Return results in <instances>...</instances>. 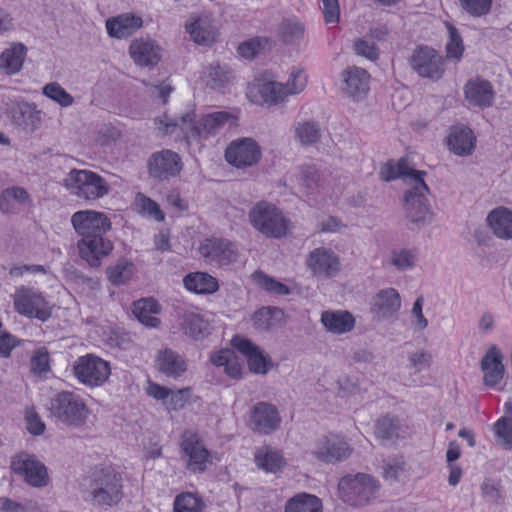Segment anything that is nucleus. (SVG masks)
Instances as JSON below:
<instances>
[{
	"label": "nucleus",
	"mask_w": 512,
	"mask_h": 512,
	"mask_svg": "<svg viewBox=\"0 0 512 512\" xmlns=\"http://www.w3.org/2000/svg\"><path fill=\"white\" fill-rule=\"evenodd\" d=\"M302 178L304 185L313 190L320 185V173L314 166H306L302 170Z\"/></svg>",
	"instance_id": "nucleus-64"
},
{
	"label": "nucleus",
	"mask_w": 512,
	"mask_h": 512,
	"mask_svg": "<svg viewBox=\"0 0 512 512\" xmlns=\"http://www.w3.org/2000/svg\"><path fill=\"white\" fill-rule=\"evenodd\" d=\"M354 50L357 55L369 60H376L379 56V51L375 44L365 39H356L354 41Z\"/></svg>",
	"instance_id": "nucleus-60"
},
{
	"label": "nucleus",
	"mask_w": 512,
	"mask_h": 512,
	"mask_svg": "<svg viewBox=\"0 0 512 512\" xmlns=\"http://www.w3.org/2000/svg\"><path fill=\"white\" fill-rule=\"evenodd\" d=\"M342 78V91L348 97L359 101L368 93L370 75L365 69L356 66L348 67L343 71Z\"/></svg>",
	"instance_id": "nucleus-22"
},
{
	"label": "nucleus",
	"mask_w": 512,
	"mask_h": 512,
	"mask_svg": "<svg viewBox=\"0 0 512 512\" xmlns=\"http://www.w3.org/2000/svg\"><path fill=\"white\" fill-rule=\"evenodd\" d=\"M161 49L150 38H138L131 42L129 54L137 65L152 67L161 59Z\"/></svg>",
	"instance_id": "nucleus-24"
},
{
	"label": "nucleus",
	"mask_w": 512,
	"mask_h": 512,
	"mask_svg": "<svg viewBox=\"0 0 512 512\" xmlns=\"http://www.w3.org/2000/svg\"><path fill=\"white\" fill-rule=\"evenodd\" d=\"M307 83V77L302 70H293L290 74V78L287 81L286 89L289 95L298 94L304 90Z\"/></svg>",
	"instance_id": "nucleus-59"
},
{
	"label": "nucleus",
	"mask_w": 512,
	"mask_h": 512,
	"mask_svg": "<svg viewBox=\"0 0 512 512\" xmlns=\"http://www.w3.org/2000/svg\"><path fill=\"white\" fill-rule=\"evenodd\" d=\"M281 422L277 408L266 402H258L252 410L250 425L256 432L270 434Z\"/></svg>",
	"instance_id": "nucleus-21"
},
{
	"label": "nucleus",
	"mask_w": 512,
	"mask_h": 512,
	"mask_svg": "<svg viewBox=\"0 0 512 512\" xmlns=\"http://www.w3.org/2000/svg\"><path fill=\"white\" fill-rule=\"evenodd\" d=\"M461 10L473 18L487 15L492 6V0H458Z\"/></svg>",
	"instance_id": "nucleus-50"
},
{
	"label": "nucleus",
	"mask_w": 512,
	"mask_h": 512,
	"mask_svg": "<svg viewBox=\"0 0 512 512\" xmlns=\"http://www.w3.org/2000/svg\"><path fill=\"white\" fill-rule=\"evenodd\" d=\"M62 185L72 196L86 202L103 198L110 191L106 179L86 169H71L64 177Z\"/></svg>",
	"instance_id": "nucleus-6"
},
{
	"label": "nucleus",
	"mask_w": 512,
	"mask_h": 512,
	"mask_svg": "<svg viewBox=\"0 0 512 512\" xmlns=\"http://www.w3.org/2000/svg\"><path fill=\"white\" fill-rule=\"evenodd\" d=\"M180 448L181 458L185 461L189 471L203 473L212 464L211 453L196 432L184 431L181 436Z\"/></svg>",
	"instance_id": "nucleus-11"
},
{
	"label": "nucleus",
	"mask_w": 512,
	"mask_h": 512,
	"mask_svg": "<svg viewBox=\"0 0 512 512\" xmlns=\"http://www.w3.org/2000/svg\"><path fill=\"white\" fill-rule=\"evenodd\" d=\"M27 430L33 435H41L45 431V424L32 408L25 410Z\"/></svg>",
	"instance_id": "nucleus-61"
},
{
	"label": "nucleus",
	"mask_w": 512,
	"mask_h": 512,
	"mask_svg": "<svg viewBox=\"0 0 512 512\" xmlns=\"http://www.w3.org/2000/svg\"><path fill=\"white\" fill-rule=\"evenodd\" d=\"M14 309L20 315L46 322L52 316V306L34 288L21 286L13 296Z\"/></svg>",
	"instance_id": "nucleus-9"
},
{
	"label": "nucleus",
	"mask_w": 512,
	"mask_h": 512,
	"mask_svg": "<svg viewBox=\"0 0 512 512\" xmlns=\"http://www.w3.org/2000/svg\"><path fill=\"white\" fill-rule=\"evenodd\" d=\"M181 326L184 333L195 340L202 338L207 330V323L194 312H187L183 315Z\"/></svg>",
	"instance_id": "nucleus-42"
},
{
	"label": "nucleus",
	"mask_w": 512,
	"mask_h": 512,
	"mask_svg": "<svg viewBox=\"0 0 512 512\" xmlns=\"http://www.w3.org/2000/svg\"><path fill=\"white\" fill-rule=\"evenodd\" d=\"M148 174L158 181L169 180L177 176L182 169V160L178 153L163 149L154 152L147 162Z\"/></svg>",
	"instance_id": "nucleus-14"
},
{
	"label": "nucleus",
	"mask_w": 512,
	"mask_h": 512,
	"mask_svg": "<svg viewBox=\"0 0 512 512\" xmlns=\"http://www.w3.org/2000/svg\"><path fill=\"white\" fill-rule=\"evenodd\" d=\"M186 30L191 39L199 44L209 46L214 43L217 35V28L210 15L202 14L186 25Z\"/></svg>",
	"instance_id": "nucleus-27"
},
{
	"label": "nucleus",
	"mask_w": 512,
	"mask_h": 512,
	"mask_svg": "<svg viewBox=\"0 0 512 512\" xmlns=\"http://www.w3.org/2000/svg\"><path fill=\"white\" fill-rule=\"evenodd\" d=\"M423 302H424L423 296H419L415 300L412 310H411L412 315L415 318L413 320L412 324L415 327V329L420 330V331L426 329L428 326V320L425 318V316L422 312Z\"/></svg>",
	"instance_id": "nucleus-63"
},
{
	"label": "nucleus",
	"mask_w": 512,
	"mask_h": 512,
	"mask_svg": "<svg viewBox=\"0 0 512 512\" xmlns=\"http://www.w3.org/2000/svg\"><path fill=\"white\" fill-rule=\"evenodd\" d=\"M494 89L492 84L482 78L470 79L464 86V96L468 103L479 108H487L493 104Z\"/></svg>",
	"instance_id": "nucleus-23"
},
{
	"label": "nucleus",
	"mask_w": 512,
	"mask_h": 512,
	"mask_svg": "<svg viewBox=\"0 0 512 512\" xmlns=\"http://www.w3.org/2000/svg\"><path fill=\"white\" fill-rule=\"evenodd\" d=\"M49 353L44 347L37 349L31 358V370L35 374H43L50 370Z\"/></svg>",
	"instance_id": "nucleus-56"
},
{
	"label": "nucleus",
	"mask_w": 512,
	"mask_h": 512,
	"mask_svg": "<svg viewBox=\"0 0 512 512\" xmlns=\"http://www.w3.org/2000/svg\"><path fill=\"white\" fill-rule=\"evenodd\" d=\"M411 66L421 77L440 79L445 72L444 58L436 50L420 47L411 57Z\"/></svg>",
	"instance_id": "nucleus-15"
},
{
	"label": "nucleus",
	"mask_w": 512,
	"mask_h": 512,
	"mask_svg": "<svg viewBox=\"0 0 512 512\" xmlns=\"http://www.w3.org/2000/svg\"><path fill=\"white\" fill-rule=\"evenodd\" d=\"M405 193L404 209L409 221L417 226H425L432 221V213L426 195L430 190L423 178H417Z\"/></svg>",
	"instance_id": "nucleus-8"
},
{
	"label": "nucleus",
	"mask_w": 512,
	"mask_h": 512,
	"mask_svg": "<svg viewBox=\"0 0 512 512\" xmlns=\"http://www.w3.org/2000/svg\"><path fill=\"white\" fill-rule=\"evenodd\" d=\"M199 253L209 262L220 266L229 265L237 259L235 246L225 239H205L199 247Z\"/></svg>",
	"instance_id": "nucleus-17"
},
{
	"label": "nucleus",
	"mask_w": 512,
	"mask_h": 512,
	"mask_svg": "<svg viewBox=\"0 0 512 512\" xmlns=\"http://www.w3.org/2000/svg\"><path fill=\"white\" fill-rule=\"evenodd\" d=\"M73 373L85 386L94 388L107 382L111 374L110 363L94 354L79 357L73 364Z\"/></svg>",
	"instance_id": "nucleus-10"
},
{
	"label": "nucleus",
	"mask_w": 512,
	"mask_h": 512,
	"mask_svg": "<svg viewBox=\"0 0 512 512\" xmlns=\"http://www.w3.org/2000/svg\"><path fill=\"white\" fill-rule=\"evenodd\" d=\"M449 149L457 155H470L475 148V136L471 129L453 127L448 136Z\"/></svg>",
	"instance_id": "nucleus-32"
},
{
	"label": "nucleus",
	"mask_w": 512,
	"mask_h": 512,
	"mask_svg": "<svg viewBox=\"0 0 512 512\" xmlns=\"http://www.w3.org/2000/svg\"><path fill=\"white\" fill-rule=\"evenodd\" d=\"M27 55V48L22 43H13L0 54V68L7 74L18 73Z\"/></svg>",
	"instance_id": "nucleus-35"
},
{
	"label": "nucleus",
	"mask_w": 512,
	"mask_h": 512,
	"mask_svg": "<svg viewBox=\"0 0 512 512\" xmlns=\"http://www.w3.org/2000/svg\"><path fill=\"white\" fill-rule=\"evenodd\" d=\"M254 459L256 465L268 473H277L286 465L283 454L270 446L257 449Z\"/></svg>",
	"instance_id": "nucleus-34"
},
{
	"label": "nucleus",
	"mask_w": 512,
	"mask_h": 512,
	"mask_svg": "<svg viewBox=\"0 0 512 512\" xmlns=\"http://www.w3.org/2000/svg\"><path fill=\"white\" fill-rule=\"evenodd\" d=\"M9 114L16 125L28 131H35L41 122V112L32 103L17 102L10 108Z\"/></svg>",
	"instance_id": "nucleus-30"
},
{
	"label": "nucleus",
	"mask_w": 512,
	"mask_h": 512,
	"mask_svg": "<svg viewBox=\"0 0 512 512\" xmlns=\"http://www.w3.org/2000/svg\"><path fill=\"white\" fill-rule=\"evenodd\" d=\"M48 410L56 422L72 428L84 426L90 415L84 398L72 391L56 393L50 399Z\"/></svg>",
	"instance_id": "nucleus-4"
},
{
	"label": "nucleus",
	"mask_w": 512,
	"mask_h": 512,
	"mask_svg": "<svg viewBox=\"0 0 512 512\" xmlns=\"http://www.w3.org/2000/svg\"><path fill=\"white\" fill-rule=\"evenodd\" d=\"M11 470L32 487H44L49 482L46 466L35 455L22 452L12 458Z\"/></svg>",
	"instance_id": "nucleus-12"
},
{
	"label": "nucleus",
	"mask_w": 512,
	"mask_h": 512,
	"mask_svg": "<svg viewBox=\"0 0 512 512\" xmlns=\"http://www.w3.org/2000/svg\"><path fill=\"white\" fill-rule=\"evenodd\" d=\"M142 25V18L130 13H124L106 20V29L109 36L118 39L132 35Z\"/></svg>",
	"instance_id": "nucleus-29"
},
{
	"label": "nucleus",
	"mask_w": 512,
	"mask_h": 512,
	"mask_svg": "<svg viewBox=\"0 0 512 512\" xmlns=\"http://www.w3.org/2000/svg\"><path fill=\"white\" fill-rule=\"evenodd\" d=\"M249 222L259 233L270 239L285 237L290 220L281 209L268 201H259L250 209Z\"/></svg>",
	"instance_id": "nucleus-5"
},
{
	"label": "nucleus",
	"mask_w": 512,
	"mask_h": 512,
	"mask_svg": "<svg viewBox=\"0 0 512 512\" xmlns=\"http://www.w3.org/2000/svg\"><path fill=\"white\" fill-rule=\"evenodd\" d=\"M133 265L131 263H118L107 269V276L111 283L121 285L126 283L132 276Z\"/></svg>",
	"instance_id": "nucleus-52"
},
{
	"label": "nucleus",
	"mask_w": 512,
	"mask_h": 512,
	"mask_svg": "<svg viewBox=\"0 0 512 512\" xmlns=\"http://www.w3.org/2000/svg\"><path fill=\"white\" fill-rule=\"evenodd\" d=\"M401 432V423L397 417L385 415L377 420L375 435L382 443H394Z\"/></svg>",
	"instance_id": "nucleus-39"
},
{
	"label": "nucleus",
	"mask_w": 512,
	"mask_h": 512,
	"mask_svg": "<svg viewBox=\"0 0 512 512\" xmlns=\"http://www.w3.org/2000/svg\"><path fill=\"white\" fill-rule=\"evenodd\" d=\"M308 270L316 277L330 278L340 270V259L331 249L318 247L313 249L305 262Z\"/></svg>",
	"instance_id": "nucleus-16"
},
{
	"label": "nucleus",
	"mask_w": 512,
	"mask_h": 512,
	"mask_svg": "<svg viewBox=\"0 0 512 512\" xmlns=\"http://www.w3.org/2000/svg\"><path fill=\"white\" fill-rule=\"evenodd\" d=\"M503 355L496 345H492L481 360L484 384L494 387L501 382L505 373Z\"/></svg>",
	"instance_id": "nucleus-25"
},
{
	"label": "nucleus",
	"mask_w": 512,
	"mask_h": 512,
	"mask_svg": "<svg viewBox=\"0 0 512 512\" xmlns=\"http://www.w3.org/2000/svg\"><path fill=\"white\" fill-rule=\"evenodd\" d=\"M380 489V482L366 473H356L342 477L338 483L339 497L345 503L354 506L368 504Z\"/></svg>",
	"instance_id": "nucleus-7"
},
{
	"label": "nucleus",
	"mask_w": 512,
	"mask_h": 512,
	"mask_svg": "<svg viewBox=\"0 0 512 512\" xmlns=\"http://www.w3.org/2000/svg\"><path fill=\"white\" fill-rule=\"evenodd\" d=\"M351 453L352 448L349 443L338 436L323 439L313 451V455L325 463L344 461L350 457Z\"/></svg>",
	"instance_id": "nucleus-18"
},
{
	"label": "nucleus",
	"mask_w": 512,
	"mask_h": 512,
	"mask_svg": "<svg viewBox=\"0 0 512 512\" xmlns=\"http://www.w3.org/2000/svg\"><path fill=\"white\" fill-rule=\"evenodd\" d=\"M282 314V310L276 307H262L252 316L253 327L259 330H268L274 325L277 316Z\"/></svg>",
	"instance_id": "nucleus-45"
},
{
	"label": "nucleus",
	"mask_w": 512,
	"mask_h": 512,
	"mask_svg": "<svg viewBox=\"0 0 512 512\" xmlns=\"http://www.w3.org/2000/svg\"><path fill=\"white\" fill-rule=\"evenodd\" d=\"M185 288L196 294H212L219 288L216 278L204 272H193L183 279Z\"/></svg>",
	"instance_id": "nucleus-36"
},
{
	"label": "nucleus",
	"mask_w": 512,
	"mask_h": 512,
	"mask_svg": "<svg viewBox=\"0 0 512 512\" xmlns=\"http://www.w3.org/2000/svg\"><path fill=\"white\" fill-rule=\"evenodd\" d=\"M191 395L190 388H183L177 391L171 389V394L166 400L165 405L169 410H179L184 408L186 403L189 401Z\"/></svg>",
	"instance_id": "nucleus-58"
},
{
	"label": "nucleus",
	"mask_w": 512,
	"mask_h": 512,
	"mask_svg": "<svg viewBox=\"0 0 512 512\" xmlns=\"http://www.w3.org/2000/svg\"><path fill=\"white\" fill-rule=\"evenodd\" d=\"M19 345L20 341L15 336L0 328V357H10L12 350Z\"/></svg>",
	"instance_id": "nucleus-62"
},
{
	"label": "nucleus",
	"mask_w": 512,
	"mask_h": 512,
	"mask_svg": "<svg viewBox=\"0 0 512 512\" xmlns=\"http://www.w3.org/2000/svg\"><path fill=\"white\" fill-rule=\"evenodd\" d=\"M323 326L334 334H343L354 328L355 320L348 311H325L321 315Z\"/></svg>",
	"instance_id": "nucleus-33"
},
{
	"label": "nucleus",
	"mask_w": 512,
	"mask_h": 512,
	"mask_svg": "<svg viewBox=\"0 0 512 512\" xmlns=\"http://www.w3.org/2000/svg\"><path fill=\"white\" fill-rule=\"evenodd\" d=\"M135 204L140 214L152 217L156 221L164 220V214L160 210L159 205L151 198L139 193L136 196Z\"/></svg>",
	"instance_id": "nucleus-49"
},
{
	"label": "nucleus",
	"mask_w": 512,
	"mask_h": 512,
	"mask_svg": "<svg viewBox=\"0 0 512 512\" xmlns=\"http://www.w3.org/2000/svg\"><path fill=\"white\" fill-rule=\"evenodd\" d=\"M401 308V297L394 288L381 289L371 301L370 310L380 320L395 317Z\"/></svg>",
	"instance_id": "nucleus-19"
},
{
	"label": "nucleus",
	"mask_w": 512,
	"mask_h": 512,
	"mask_svg": "<svg viewBox=\"0 0 512 512\" xmlns=\"http://www.w3.org/2000/svg\"><path fill=\"white\" fill-rule=\"evenodd\" d=\"M408 361L411 368H414L416 371H422L430 368L433 357L430 352L421 349L410 353Z\"/></svg>",
	"instance_id": "nucleus-57"
},
{
	"label": "nucleus",
	"mask_w": 512,
	"mask_h": 512,
	"mask_svg": "<svg viewBox=\"0 0 512 512\" xmlns=\"http://www.w3.org/2000/svg\"><path fill=\"white\" fill-rule=\"evenodd\" d=\"M405 461L402 457L388 458L383 461V478L386 481H396L404 472Z\"/></svg>",
	"instance_id": "nucleus-53"
},
{
	"label": "nucleus",
	"mask_w": 512,
	"mask_h": 512,
	"mask_svg": "<svg viewBox=\"0 0 512 512\" xmlns=\"http://www.w3.org/2000/svg\"><path fill=\"white\" fill-rule=\"evenodd\" d=\"M294 137L303 146H310L320 141L322 130L318 122L300 121L294 126Z\"/></svg>",
	"instance_id": "nucleus-40"
},
{
	"label": "nucleus",
	"mask_w": 512,
	"mask_h": 512,
	"mask_svg": "<svg viewBox=\"0 0 512 512\" xmlns=\"http://www.w3.org/2000/svg\"><path fill=\"white\" fill-rule=\"evenodd\" d=\"M206 86L211 89L223 88L232 78V72L226 65L211 64L204 73Z\"/></svg>",
	"instance_id": "nucleus-41"
},
{
	"label": "nucleus",
	"mask_w": 512,
	"mask_h": 512,
	"mask_svg": "<svg viewBox=\"0 0 512 512\" xmlns=\"http://www.w3.org/2000/svg\"><path fill=\"white\" fill-rule=\"evenodd\" d=\"M391 263L399 270H406L414 266L415 255L408 249L394 250L392 251Z\"/></svg>",
	"instance_id": "nucleus-55"
},
{
	"label": "nucleus",
	"mask_w": 512,
	"mask_h": 512,
	"mask_svg": "<svg viewBox=\"0 0 512 512\" xmlns=\"http://www.w3.org/2000/svg\"><path fill=\"white\" fill-rule=\"evenodd\" d=\"M261 95L265 102L278 104L289 95L286 86L279 82H268L261 88Z\"/></svg>",
	"instance_id": "nucleus-48"
},
{
	"label": "nucleus",
	"mask_w": 512,
	"mask_h": 512,
	"mask_svg": "<svg viewBox=\"0 0 512 512\" xmlns=\"http://www.w3.org/2000/svg\"><path fill=\"white\" fill-rule=\"evenodd\" d=\"M261 155L260 145L249 137L233 140L225 150L226 161L236 168L256 165L261 159Z\"/></svg>",
	"instance_id": "nucleus-13"
},
{
	"label": "nucleus",
	"mask_w": 512,
	"mask_h": 512,
	"mask_svg": "<svg viewBox=\"0 0 512 512\" xmlns=\"http://www.w3.org/2000/svg\"><path fill=\"white\" fill-rule=\"evenodd\" d=\"M322 501L315 495L301 492L285 504V512H322Z\"/></svg>",
	"instance_id": "nucleus-38"
},
{
	"label": "nucleus",
	"mask_w": 512,
	"mask_h": 512,
	"mask_svg": "<svg viewBox=\"0 0 512 512\" xmlns=\"http://www.w3.org/2000/svg\"><path fill=\"white\" fill-rule=\"evenodd\" d=\"M159 312V304L153 298H143L133 303V313L136 318L145 326L156 328L160 319L153 316Z\"/></svg>",
	"instance_id": "nucleus-37"
},
{
	"label": "nucleus",
	"mask_w": 512,
	"mask_h": 512,
	"mask_svg": "<svg viewBox=\"0 0 512 512\" xmlns=\"http://www.w3.org/2000/svg\"><path fill=\"white\" fill-rule=\"evenodd\" d=\"M426 174L425 171L410 168L404 158L398 160L397 163L389 160L381 166L379 171V177L383 181L389 182L402 177L409 185L415 183L417 178L425 177Z\"/></svg>",
	"instance_id": "nucleus-26"
},
{
	"label": "nucleus",
	"mask_w": 512,
	"mask_h": 512,
	"mask_svg": "<svg viewBox=\"0 0 512 512\" xmlns=\"http://www.w3.org/2000/svg\"><path fill=\"white\" fill-rule=\"evenodd\" d=\"M71 224L80 237L76 244L80 258L92 268L100 267L114 248L105 236L111 229L110 219L103 212L80 210L72 214Z\"/></svg>",
	"instance_id": "nucleus-1"
},
{
	"label": "nucleus",
	"mask_w": 512,
	"mask_h": 512,
	"mask_svg": "<svg viewBox=\"0 0 512 512\" xmlns=\"http://www.w3.org/2000/svg\"><path fill=\"white\" fill-rule=\"evenodd\" d=\"M232 345L247 358L250 371L257 374H266L268 372V366L271 364L269 357L251 340L235 336L232 339Z\"/></svg>",
	"instance_id": "nucleus-20"
},
{
	"label": "nucleus",
	"mask_w": 512,
	"mask_h": 512,
	"mask_svg": "<svg viewBox=\"0 0 512 512\" xmlns=\"http://www.w3.org/2000/svg\"><path fill=\"white\" fill-rule=\"evenodd\" d=\"M42 93L61 107H69L74 103L73 96L57 82L46 84L42 88Z\"/></svg>",
	"instance_id": "nucleus-46"
},
{
	"label": "nucleus",
	"mask_w": 512,
	"mask_h": 512,
	"mask_svg": "<svg viewBox=\"0 0 512 512\" xmlns=\"http://www.w3.org/2000/svg\"><path fill=\"white\" fill-rule=\"evenodd\" d=\"M280 31L286 43H296L304 36V26L297 21L284 20L281 23Z\"/></svg>",
	"instance_id": "nucleus-51"
},
{
	"label": "nucleus",
	"mask_w": 512,
	"mask_h": 512,
	"mask_svg": "<svg viewBox=\"0 0 512 512\" xmlns=\"http://www.w3.org/2000/svg\"><path fill=\"white\" fill-rule=\"evenodd\" d=\"M194 111H188L180 117H172L164 114L154 119L159 132L163 135L174 134L180 130L183 137L189 143L191 140L208 139L218 134L228 122L235 124L236 116L226 111H217L203 115L199 120L195 119Z\"/></svg>",
	"instance_id": "nucleus-2"
},
{
	"label": "nucleus",
	"mask_w": 512,
	"mask_h": 512,
	"mask_svg": "<svg viewBox=\"0 0 512 512\" xmlns=\"http://www.w3.org/2000/svg\"><path fill=\"white\" fill-rule=\"evenodd\" d=\"M204 503L201 498L191 492L176 496L173 504L174 512H203Z\"/></svg>",
	"instance_id": "nucleus-43"
},
{
	"label": "nucleus",
	"mask_w": 512,
	"mask_h": 512,
	"mask_svg": "<svg viewBox=\"0 0 512 512\" xmlns=\"http://www.w3.org/2000/svg\"><path fill=\"white\" fill-rule=\"evenodd\" d=\"M493 235L502 240L512 239V211L504 206L492 209L486 218Z\"/></svg>",
	"instance_id": "nucleus-28"
},
{
	"label": "nucleus",
	"mask_w": 512,
	"mask_h": 512,
	"mask_svg": "<svg viewBox=\"0 0 512 512\" xmlns=\"http://www.w3.org/2000/svg\"><path fill=\"white\" fill-rule=\"evenodd\" d=\"M156 364L161 373L171 378H178L187 370L185 359L169 348L158 352Z\"/></svg>",
	"instance_id": "nucleus-31"
},
{
	"label": "nucleus",
	"mask_w": 512,
	"mask_h": 512,
	"mask_svg": "<svg viewBox=\"0 0 512 512\" xmlns=\"http://www.w3.org/2000/svg\"><path fill=\"white\" fill-rule=\"evenodd\" d=\"M446 28L449 34V41L446 44L448 58L459 60L464 51V45L458 29L449 22H446Z\"/></svg>",
	"instance_id": "nucleus-47"
},
{
	"label": "nucleus",
	"mask_w": 512,
	"mask_h": 512,
	"mask_svg": "<svg viewBox=\"0 0 512 512\" xmlns=\"http://www.w3.org/2000/svg\"><path fill=\"white\" fill-rule=\"evenodd\" d=\"M255 277L259 285L270 293L277 295H288L290 293V289L286 285L262 272L256 273Z\"/></svg>",
	"instance_id": "nucleus-54"
},
{
	"label": "nucleus",
	"mask_w": 512,
	"mask_h": 512,
	"mask_svg": "<svg viewBox=\"0 0 512 512\" xmlns=\"http://www.w3.org/2000/svg\"><path fill=\"white\" fill-rule=\"evenodd\" d=\"M496 442L503 448L512 449V418L501 417L493 425Z\"/></svg>",
	"instance_id": "nucleus-44"
},
{
	"label": "nucleus",
	"mask_w": 512,
	"mask_h": 512,
	"mask_svg": "<svg viewBox=\"0 0 512 512\" xmlns=\"http://www.w3.org/2000/svg\"><path fill=\"white\" fill-rule=\"evenodd\" d=\"M122 488L121 475L110 467L96 468L80 485L83 499L92 505L118 504L123 497Z\"/></svg>",
	"instance_id": "nucleus-3"
}]
</instances>
